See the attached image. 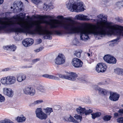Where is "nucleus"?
Segmentation results:
<instances>
[{
  "label": "nucleus",
  "mask_w": 123,
  "mask_h": 123,
  "mask_svg": "<svg viewBox=\"0 0 123 123\" xmlns=\"http://www.w3.org/2000/svg\"><path fill=\"white\" fill-rule=\"evenodd\" d=\"M9 68H5L4 69V71H6L8 70H9Z\"/></svg>",
  "instance_id": "48"
},
{
  "label": "nucleus",
  "mask_w": 123,
  "mask_h": 123,
  "mask_svg": "<svg viewBox=\"0 0 123 123\" xmlns=\"http://www.w3.org/2000/svg\"><path fill=\"white\" fill-rule=\"evenodd\" d=\"M120 28L119 29V31H118L117 35L123 36V27L120 26Z\"/></svg>",
  "instance_id": "29"
},
{
  "label": "nucleus",
  "mask_w": 123,
  "mask_h": 123,
  "mask_svg": "<svg viewBox=\"0 0 123 123\" xmlns=\"http://www.w3.org/2000/svg\"><path fill=\"white\" fill-rule=\"evenodd\" d=\"M82 52V51L81 50L80 51H76L75 54L76 57L78 58H80V57L81 54Z\"/></svg>",
  "instance_id": "32"
},
{
  "label": "nucleus",
  "mask_w": 123,
  "mask_h": 123,
  "mask_svg": "<svg viewBox=\"0 0 123 123\" xmlns=\"http://www.w3.org/2000/svg\"><path fill=\"white\" fill-rule=\"evenodd\" d=\"M117 111L120 114H123V109H120Z\"/></svg>",
  "instance_id": "44"
},
{
  "label": "nucleus",
  "mask_w": 123,
  "mask_h": 123,
  "mask_svg": "<svg viewBox=\"0 0 123 123\" xmlns=\"http://www.w3.org/2000/svg\"><path fill=\"white\" fill-rule=\"evenodd\" d=\"M43 101L41 99H39L34 101L32 103L29 104L30 106H33L43 103Z\"/></svg>",
  "instance_id": "22"
},
{
  "label": "nucleus",
  "mask_w": 123,
  "mask_h": 123,
  "mask_svg": "<svg viewBox=\"0 0 123 123\" xmlns=\"http://www.w3.org/2000/svg\"><path fill=\"white\" fill-rule=\"evenodd\" d=\"M97 19H91L92 22L97 21L96 25L89 24L84 27L78 28L76 23L74 21L76 29L74 33H79L81 39L82 40H87L89 38L88 35L91 34L102 37L107 33L117 35L118 31L120 28L117 25H112V23L107 22V16L100 14L98 16ZM75 18L81 20L88 21L90 19L88 17L83 14H79L75 16Z\"/></svg>",
  "instance_id": "2"
},
{
  "label": "nucleus",
  "mask_w": 123,
  "mask_h": 123,
  "mask_svg": "<svg viewBox=\"0 0 123 123\" xmlns=\"http://www.w3.org/2000/svg\"><path fill=\"white\" fill-rule=\"evenodd\" d=\"M25 0L27 1V0Z\"/></svg>",
  "instance_id": "57"
},
{
  "label": "nucleus",
  "mask_w": 123,
  "mask_h": 123,
  "mask_svg": "<svg viewBox=\"0 0 123 123\" xmlns=\"http://www.w3.org/2000/svg\"><path fill=\"white\" fill-rule=\"evenodd\" d=\"M63 17L62 16H57V18H58L62 19H63Z\"/></svg>",
  "instance_id": "45"
},
{
  "label": "nucleus",
  "mask_w": 123,
  "mask_h": 123,
  "mask_svg": "<svg viewBox=\"0 0 123 123\" xmlns=\"http://www.w3.org/2000/svg\"><path fill=\"white\" fill-rule=\"evenodd\" d=\"M107 68L105 64L102 62L98 63L96 66V70L98 73L103 72L105 71Z\"/></svg>",
  "instance_id": "11"
},
{
  "label": "nucleus",
  "mask_w": 123,
  "mask_h": 123,
  "mask_svg": "<svg viewBox=\"0 0 123 123\" xmlns=\"http://www.w3.org/2000/svg\"><path fill=\"white\" fill-rule=\"evenodd\" d=\"M11 9H12L13 8V7H12V6H11Z\"/></svg>",
  "instance_id": "53"
},
{
  "label": "nucleus",
  "mask_w": 123,
  "mask_h": 123,
  "mask_svg": "<svg viewBox=\"0 0 123 123\" xmlns=\"http://www.w3.org/2000/svg\"><path fill=\"white\" fill-rule=\"evenodd\" d=\"M111 117L109 115L105 116L103 117V119L105 121H107L110 120Z\"/></svg>",
  "instance_id": "30"
},
{
  "label": "nucleus",
  "mask_w": 123,
  "mask_h": 123,
  "mask_svg": "<svg viewBox=\"0 0 123 123\" xmlns=\"http://www.w3.org/2000/svg\"><path fill=\"white\" fill-rule=\"evenodd\" d=\"M121 106L123 108V104L121 105Z\"/></svg>",
  "instance_id": "55"
},
{
  "label": "nucleus",
  "mask_w": 123,
  "mask_h": 123,
  "mask_svg": "<svg viewBox=\"0 0 123 123\" xmlns=\"http://www.w3.org/2000/svg\"><path fill=\"white\" fill-rule=\"evenodd\" d=\"M76 111L78 114L83 116V117H86V115L89 114L92 112V110L90 109L86 110L84 108H82L81 107H79L76 109Z\"/></svg>",
  "instance_id": "5"
},
{
  "label": "nucleus",
  "mask_w": 123,
  "mask_h": 123,
  "mask_svg": "<svg viewBox=\"0 0 123 123\" xmlns=\"http://www.w3.org/2000/svg\"><path fill=\"white\" fill-rule=\"evenodd\" d=\"M17 80L18 82H21L26 79V76L25 74H18L16 77Z\"/></svg>",
  "instance_id": "17"
},
{
  "label": "nucleus",
  "mask_w": 123,
  "mask_h": 123,
  "mask_svg": "<svg viewBox=\"0 0 123 123\" xmlns=\"http://www.w3.org/2000/svg\"><path fill=\"white\" fill-rule=\"evenodd\" d=\"M51 18V17L49 15H44L41 16L40 18L43 19L45 18Z\"/></svg>",
  "instance_id": "38"
},
{
  "label": "nucleus",
  "mask_w": 123,
  "mask_h": 123,
  "mask_svg": "<svg viewBox=\"0 0 123 123\" xmlns=\"http://www.w3.org/2000/svg\"><path fill=\"white\" fill-rule=\"evenodd\" d=\"M98 90L99 93L102 95H105L107 92V91L105 89L99 88H98Z\"/></svg>",
  "instance_id": "23"
},
{
  "label": "nucleus",
  "mask_w": 123,
  "mask_h": 123,
  "mask_svg": "<svg viewBox=\"0 0 123 123\" xmlns=\"http://www.w3.org/2000/svg\"><path fill=\"white\" fill-rule=\"evenodd\" d=\"M9 123H12V122H11L10 121Z\"/></svg>",
  "instance_id": "54"
},
{
  "label": "nucleus",
  "mask_w": 123,
  "mask_h": 123,
  "mask_svg": "<svg viewBox=\"0 0 123 123\" xmlns=\"http://www.w3.org/2000/svg\"><path fill=\"white\" fill-rule=\"evenodd\" d=\"M59 77L62 78H64L69 80H74L77 77V75L75 73L71 72L68 73L66 75H62L60 74Z\"/></svg>",
  "instance_id": "6"
},
{
  "label": "nucleus",
  "mask_w": 123,
  "mask_h": 123,
  "mask_svg": "<svg viewBox=\"0 0 123 123\" xmlns=\"http://www.w3.org/2000/svg\"><path fill=\"white\" fill-rule=\"evenodd\" d=\"M76 41V40H74L73 41V42L74 43V42H75Z\"/></svg>",
  "instance_id": "52"
},
{
  "label": "nucleus",
  "mask_w": 123,
  "mask_h": 123,
  "mask_svg": "<svg viewBox=\"0 0 123 123\" xmlns=\"http://www.w3.org/2000/svg\"><path fill=\"white\" fill-rule=\"evenodd\" d=\"M40 59L39 58H36L33 59L32 60V64H34L35 63L40 61Z\"/></svg>",
  "instance_id": "35"
},
{
  "label": "nucleus",
  "mask_w": 123,
  "mask_h": 123,
  "mask_svg": "<svg viewBox=\"0 0 123 123\" xmlns=\"http://www.w3.org/2000/svg\"><path fill=\"white\" fill-rule=\"evenodd\" d=\"M92 119H95L97 117H98L101 115V113L100 112H96L95 113L92 114Z\"/></svg>",
  "instance_id": "26"
},
{
  "label": "nucleus",
  "mask_w": 123,
  "mask_h": 123,
  "mask_svg": "<svg viewBox=\"0 0 123 123\" xmlns=\"http://www.w3.org/2000/svg\"><path fill=\"white\" fill-rule=\"evenodd\" d=\"M10 121L9 120H8L2 121L0 122V123H9Z\"/></svg>",
  "instance_id": "42"
},
{
  "label": "nucleus",
  "mask_w": 123,
  "mask_h": 123,
  "mask_svg": "<svg viewBox=\"0 0 123 123\" xmlns=\"http://www.w3.org/2000/svg\"><path fill=\"white\" fill-rule=\"evenodd\" d=\"M82 116L80 115L75 114L74 116L76 120L75 119V123H79L81 122L82 119Z\"/></svg>",
  "instance_id": "21"
},
{
  "label": "nucleus",
  "mask_w": 123,
  "mask_h": 123,
  "mask_svg": "<svg viewBox=\"0 0 123 123\" xmlns=\"http://www.w3.org/2000/svg\"><path fill=\"white\" fill-rule=\"evenodd\" d=\"M86 54L89 57L91 55V54L90 53H87Z\"/></svg>",
  "instance_id": "50"
},
{
  "label": "nucleus",
  "mask_w": 123,
  "mask_h": 123,
  "mask_svg": "<svg viewBox=\"0 0 123 123\" xmlns=\"http://www.w3.org/2000/svg\"><path fill=\"white\" fill-rule=\"evenodd\" d=\"M16 2V1H15L14 2L13 4V9L14 10L15 9L18 10L19 9V7H18Z\"/></svg>",
  "instance_id": "33"
},
{
  "label": "nucleus",
  "mask_w": 123,
  "mask_h": 123,
  "mask_svg": "<svg viewBox=\"0 0 123 123\" xmlns=\"http://www.w3.org/2000/svg\"><path fill=\"white\" fill-rule=\"evenodd\" d=\"M50 6L49 5L44 4L43 8L46 9V10H47L48 9L50 8Z\"/></svg>",
  "instance_id": "40"
},
{
  "label": "nucleus",
  "mask_w": 123,
  "mask_h": 123,
  "mask_svg": "<svg viewBox=\"0 0 123 123\" xmlns=\"http://www.w3.org/2000/svg\"><path fill=\"white\" fill-rule=\"evenodd\" d=\"M66 5L68 9L71 11L78 12L85 10L83 3L79 0H70L66 2Z\"/></svg>",
  "instance_id": "3"
},
{
  "label": "nucleus",
  "mask_w": 123,
  "mask_h": 123,
  "mask_svg": "<svg viewBox=\"0 0 123 123\" xmlns=\"http://www.w3.org/2000/svg\"><path fill=\"white\" fill-rule=\"evenodd\" d=\"M117 121L119 123H123V118H118L117 119Z\"/></svg>",
  "instance_id": "36"
},
{
  "label": "nucleus",
  "mask_w": 123,
  "mask_h": 123,
  "mask_svg": "<svg viewBox=\"0 0 123 123\" xmlns=\"http://www.w3.org/2000/svg\"><path fill=\"white\" fill-rule=\"evenodd\" d=\"M43 110L45 112L47 116L50 115V114L53 112V110L52 108L49 107H47L43 109Z\"/></svg>",
  "instance_id": "19"
},
{
  "label": "nucleus",
  "mask_w": 123,
  "mask_h": 123,
  "mask_svg": "<svg viewBox=\"0 0 123 123\" xmlns=\"http://www.w3.org/2000/svg\"><path fill=\"white\" fill-rule=\"evenodd\" d=\"M24 93L31 95H34L36 93V91L34 88L30 86H27L25 87L23 89Z\"/></svg>",
  "instance_id": "9"
},
{
  "label": "nucleus",
  "mask_w": 123,
  "mask_h": 123,
  "mask_svg": "<svg viewBox=\"0 0 123 123\" xmlns=\"http://www.w3.org/2000/svg\"><path fill=\"white\" fill-rule=\"evenodd\" d=\"M41 0H31L32 2L34 3L39 2Z\"/></svg>",
  "instance_id": "43"
},
{
  "label": "nucleus",
  "mask_w": 123,
  "mask_h": 123,
  "mask_svg": "<svg viewBox=\"0 0 123 123\" xmlns=\"http://www.w3.org/2000/svg\"><path fill=\"white\" fill-rule=\"evenodd\" d=\"M31 67H32V66H28V67H27L26 68H31Z\"/></svg>",
  "instance_id": "51"
},
{
  "label": "nucleus",
  "mask_w": 123,
  "mask_h": 123,
  "mask_svg": "<svg viewBox=\"0 0 123 123\" xmlns=\"http://www.w3.org/2000/svg\"><path fill=\"white\" fill-rule=\"evenodd\" d=\"M71 63L73 66L76 68L82 67L83 64V62L80 59L76 58H74L72 59Z\"/></svg>",
  "instance_id": "10"
},
{
  "label": "nucleus",
  "mask_w": 123,
  "mask_h": 123,
  "mask_svg": "<svg viewBox=\"0 0 123 123\" xmlns=\"http://www.w3.org/2000/svg\"><path fill=\"white\" fill-rule=\"evenodd\" d=\"M65 61V58L62 54H59L54 60L55 64L60 65L64 63Z\"/></svg>",
  "instance_id": "8"
},
{
  "label": "nucleus",
  "mask_w": 123,
  "mask_h": 123,
  "mask_svg": "<svg viewBox=\"0 0 123 123\" xmlns=\"http://www.w3.org/2000/svg\"><path fill=\"white\" fill-rule=\"evenodd\" d=\"M115 19L118 22H122L123 21V20L122 18H120L118 17H117L115 18Z\"/></svg>",
  "instance_id": "39"
},
{
  "label": "nucleus",
  "mask_w": 123,
  "mask_h": 123,
  "mask_svg": "<svg viewBox=\"0 0 123 123\" xmlns=\"http://www.w3.org/2000/svg\"><path fill=\"white\" fill-rule=\"evenodd\" d=\"M42 76L44 77L56 80H58L59 79V78L57 77L49 74H43L42 75Z\"/></svg>",
  "instance_id": "20"
},
{
  "label": "nucleus",
  "mask_w": 123,
  "mask_h": 123,
  "mask_svg": "<svg viewBox=\"0 0 123 123\" xmlns=\"http://www.w3.org/2000/svg\"><path fill=\"white\" fill-rule=\"evenodd\" d=\"M3 2V0H0V4H1Z\"/></svg>",
  "instance_id": "49"
},
{
  "label": "nucleus",
  "mask_w": 123,
  "mask_h": 123,
  "mask_svg": "<svg viewBox=\"0 0 123 123\" xmlns=\"http://www.w3.org/2000/svg\"><path fill=\"white\" fill-rule=\"evenodd\" d=\"M3 48L5 49L12 51H15L17 48L13 44L11 45L6 46L3 47Z\"/></svg>",
  "instance_id": "16"
},
{
  "label": "nucleus",
  "mask_w": 123,
  "mask_h": 123,
  "mask_svg": "<svg viewBox=\"0 0 123 123\" xmlns=\"http://www.w3.org/2000/svg\"><path fill=\"white\" fill-rule=\"evenodd\" d=\"M25 118L24 117H18L16 119L18 122H24L25 120Z\"/></svg>",
  "instance_id": "28"
},
{
  "label": "nucleus",
  "mask_w": 123,
  "mask_h": 123,
  "mask_svg": "<svg viewBox=\"0 0 123 123\" xmlns=\"http://www.w3.org/2000/svg\"><path fill=\"white\" fill-rule=\"evenodd\" d=\"M76 44L75 43H74V44L75 45Z\"/></svg>",
  "instance_id": "56"
},
{
  "label": "nucleus",
  "mask_w": 123,
  "mask_h": 123,
  "mask_svg": "<svg viewBox=\"0 0 123 123\" xmlns=\"http://www.w3.org/2000/svg\"><path fill=\"white\" fill-rule=\"evenodd\" d=\"M35 113L36 117L40 120H45L47 117V114L43 111L41 108H37Z\"/></svg>",
  "instance_id": "7"
},
{
  "label": "nucleus",
  "mask_w": 123,
  "mask_h": 123,
  "mask_svg": "<svg viewBox=\"0 0 123 123\" xmlns=\"http://www.w3.org/2000/svg\"><path fill=\"white\" fill-rule=\"evenodd\" d=\"M63 119L64 121H67L72 122L75 123V119L71 115L66 116L63 118Z\"/></svg>",
  "instance_id": "18"
},
{
  "label": "nucleus",
  "mask_w": 123,
  "mask_h": 123,
  "mask_svg": "<svg viewBox=\"0 0 123 123\" xmlns=\"http://www.w3.org/2000/svg\"><path fill=\"white\" fill-rule=\"evenodd\" d=\"M16 1L18 7H19L18 10L20 11H22V8H21L23 6L22 3L20 1Z\"/></svg>",
  "instance_id": "27"
},
{
  "label": "nucleus",
  "mask_w": 123,
  "mask_h": 123,
  "mask_svg": "<svg viewBox=\"0 0 123 123\" xmlns=\"http://www.w3.org/2000/svg\"><path fill=\"white\" fill-rule=\"evenodd\" d=\"M38 90L39 91L42 92H45L46 90L44 87L42 86H40L38 87Z\"/></svg>",
  "instance_id": "31"
},
{
  "label": "nucleus",
  "mask_w": 123,
  "mask_h": 123,
  "mask_svg": "<svg viewBox=\"0 0 123 123\" xmlns=\"http://www.w3.org/2000/svg\"><path fill=\"white\" fill-rule=\"evenodd\" d=\"M119 97V95L117 93H111L109 98L111 100L116 101L118 100Z\"/></svg>",
  "instance_id": "15"
},
{
  "label": "nucleus",
  "mask_w": 123,
  "mask_h": 123,
  "mask_svg": "<svg viewBox=\"0 0 123 123\" xmlns=\"http://www.w3.org/2000/svg\"><path fill=\"white\" fill-rule=\"evenodd\" d=\"M15 77L13 76H9L2 78L0 80L1 83L6 86L14 84L16 82Z\"/></svg>",
  "instance_id": "4"
},
{
  "label": "nucleus",
  "mask_w": 123,
  "mask_h": 123,
  "mask_svg": "<svg viewBox=\"0 0 123 123\" xmlns=\"http://www.w3.org/2000/svg\"><path fill=\"white\" fill-rule=\"evenodd\" d=\"M3 93L8 96L12 97L13 95V91L10 88H3Z\"/></svg>",
  "instance_id": "14"
},
{
  "label": "nucleus",
  "mask_w": 123,
  "mask_h": 123,
  "mask_svg": "<svg viewBox=\"0 0 123 123\" xmlns=\"http://www.w3.org/2000/svg\"><path fill=\"white\" fill-rule=\"evenodd\" d=\"M5 100V97L1 94H0V102H2L4 101Z\"/></svg>",
  "instance_id": "34"
},
{
  "label": "nucleus",
  "mask_w": 123,
  "mask_h": 123,
  "mask_svg": "<svg viewBox=\"0 0 123 123\" xmlns=\"http://www.w3.org/2000/svg\"><path fill=\"white\" fill-rule=\"evenodd\" d=\"M114 115L115 117H117L118 116L119 114L117 113H114Z\"/></svg>",
  "instance_id": "46"
},
{
  "label": "nucleus",
  "mask_w": 123,
  "mask_h": 123,
  "mask_svg": "<svg viewBox=\"0 0 123 123\" xmlns=\"http://www.w3.org/2000/svg\"><path fill=\"white\" fill-rule=\"evenodd\" d=\"M118 39H115L113 40H111V42H113L117 41H118Z\"/></svg>",
  "instance_id": "47"
},
{
  "label": "nucleus",
  "mask_w": 123,
  "mask_h": 123,
  "mask_svg": "<svg viewBox=\"0 0 123 123\" xmlns=\"http://www.w3.org/2000/svg\"><path fill=\"white\" fill-rule=\"evenodd\" d=\"M20 15H23V17L18 16L15 18L16 20H10L7 17L3 18L4 20H0V31L14 32L17 34L24 32L34 35L37 32L43 36L45 39H50L52 35L60 36L65 34H73L76 30L74 21L70 18L67 20L70 22L63 23L53 19L50 22L37 20L29 23L24 20L25 17L22 13Z\"/></svg>",
  "instance_id": "1"
},
{
  "label": "nucleus",
  "mask_w": 123,
  "mask_h": 123,
  "mask_svg": "<svg viewBox=\"0 0 123 123\" xmlns=\"http://www.w3.org/2000/svg\"><path fill=\"white\" fill-rule=\"evenodd\" d=\"M104 60L107 62L110 63H116L117 60L114 57L109 55H105L103 57Z\"/></svg>",
  "instance_id": "12"
},
{
  "label": "nucleus",
  "mask_w": 123,
  "mask_h": 123,
  "mask_svg": "<svg viewBox=\"0 0 123 123\" xmlns=\"http://www.w3.org/2000/svg\"><path fill=\"white\" fill-rule=\"evenodd\" d=\"M33 39L30 38H26L22 42L23 45L25 47H28L34 43Z\"/></svg>",
  "instance_id": "13"
},
{
  "label": "nucleus",
  "mask_w": 123,
  "mask_h": 123,
  "mask_svg": "<svg viewBox=\"0 0 123 123\" xmlns=\"http://www.w3.org/2000/svg\"><path fill=\"white\" fill-rule=\"evenodd\" d=\"M44 48L43 47H41L38 49H37L34 50L36 52H38L42 50Z\"/></svg>",
  "instance_id": "37"
},
{
  "label": "nucleus",
  "mask_w": 123,
  "mask_h": 123,
  "mask_svg": "<svg viewBox=\"0 0 123 123\" xmlns=\"http://www.w3.org/2000/svg\"><path fill=\"white\" fill-rule=\"evenodd\" d=\"M115 5L118 9L122 8L123 7V0L117 2Z\"/></svg>",
  "instance_id": "25"
},
{
  "label": "nucleus",
  "mask_w": 123,
  "mask_h": 123,
  "mask_svg": "<svg viewBox=\"0 0 123 123\" xmlns=\"http://www.w3.org/2000/svg\"><path fill=\"white\" fill-rule=\"evenodd\" d=\"M115 73L121 75H123V69L119 68H117L115 69Z\"/></svg>",
  "instance_id": "24"
},
{
  "label": "nucleus",
  "mask_w": 123,
  "mask_h": 123,
  "mask_svg": "<svg viewBox=\"0 0 123 123\" xmlns=\"http://www.w3.org/2000/svg\"><path fill=\"white\" fill-rule=\"evenodd\" d=\"M36 43L37 44H39L42 42V40L40 39H39L36 40Z\"/></svg>",
  "instance_id": "41"
}]
</instances>
